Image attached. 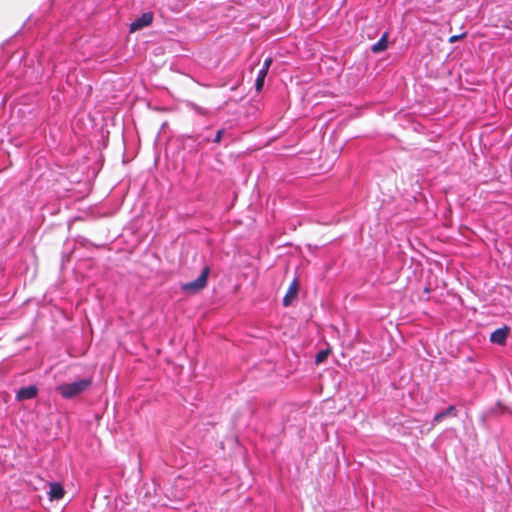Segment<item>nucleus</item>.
Returning <instances> with one entry per match:
<instances>
[{
	"label": "nucleus",
	"mask_w": 512,
	"mask_h": 512,
	"mask_svg": "<svg viewBox=\"0 0 512 512\" xmlns=\"http://www.w3.org/2000/svg\"><path fill=\"white\" fill-rule=\"evenodd\" d=\"M466 34H467L466 32H463V33H461V34H459V35H453V36H451V37L448 39V42H449V43H455V42H457V41H459V40H461V39L465 38V37H466Z\"/></svg>",
	"instance_id": "obj_12"
},
{
	"label": "nucleus",
	"mask_w": 512,
	"mask_h": 512,
	"mask_svg": "<svg viewBox=\"0 0 512 512\" xmlns=\"http://www.w3.org/2000/svg\"><path fill=\"white\" fill-rule=\"evenodd\" d=\"M223 133H224L223 129L218 130L217 133H216L215 138L213 139V142L214 143H220V141L222 140Z\"/></svg>",
	"instance_id": "obj_14"
},
{
	"label": "nucleus",
	"mask_w": 512,
	"mask_h": 512,
	"mask_svg": "<svg viewBox=\"0 0 512 512\" xmlns=\"http://www.w3.org/2000/svg\"><path fill=\"white\" fill-rule=\"evenodd\" d=\"M330 354V350L329 349H325V350H321L319 351L317 354H316V357H315V363L316 364H321L323 363L329 356Z\"/></svg>",
	"instance_id": "obj_11"
},
{
	"label": "nucleus",
	"mask_w": 512,
	"mask_h": 512,
	"mask_svg": "<svg viewBox=\"0 0 512 512\" xmlns=\"http://www.w3.org/2000/svg\"><path fill=\"white\" fill-rule=\"evenodd\" d=\"M266 75H267L266 72L261 71V70L258 71V74H257V77H256V81H255V89H256V91L259 92V91L262 90L263 85H264V81H265V78H266Z\"/></svg>",
	"instance_id": "obj_10"
},
{
	"label": "nucleus",
	"mask_w": 512,
	"mask_h": 512,
	"mask_svg": "<svg viewBox=\"0 0 512 512\" xmlns=\"http://www.w3.org/2000/svg\"><path fill=\"white\" fill-rule=\"evenodd\" d=\"M510 329L508 327H502L499 329H496L494 332L490 335V341L492 343H496L499 345H504L508 336Z\"/></svg>",
	"instance_id": "obj_6"
},
{
	"label": "nucleus",
	"mask_w": 512,
	"mask_h": 512,
	"mask_svg": "<svg viewBox=\"0 0 512 512\" xmlns=\"http://www.w3.org/2000/svg\"><path fill=\"white\" fill-rule=\"evenodd\" d=\"M91 384V379H81L76 382L61 384L57 386L56 390L62 397L70 399L87 390Z\"/></svg>",
	"instance_id": "obj_1"
},
{
	"label": "nucleus",
	"mask_w": 512,
	"mask_h": 512,
	"mask_svg": "<svg viewBox=\"0 0 512 512\" xmlns=\"http://www.w3.org/2000/svg\"><path fill=\"white\" fill-rule=\"evenodd\" d=\"M388 47V32H385L382 37L380 38V40L375 43L374 45H372L371 47V51L373 53H380V52H383L387 49Z\"/></svg>",
	"instance_id": "obj_8"
},
{
	"label": "nucleus",
	"mask_w": 512,
	"mask_h": 512,
	"mask_svg": "<svg viewBox=\"0 0 512 512\" xmlns=\"http://www.w3.org/2000/svg\"><path fill=\"white\" fill-rule=\"evenodd\" d=\"M153 21V14L151 12L143 13L139 18L130 24V32L133 33L144 27L149 26Z\"/></svg>",
	"instance_id": "obj_3"
},
{
	"label": "nucleus",
	"mask_w": 512,
	"mask_h": 512,
	"mask_svg": "<svg viewBox=\"0 0 512 512\" xmlns=\"http://www.w3.org/2000/svg\"><path fill=\"white\" fill-rule=\"evenodd\" d=\"M447 416H456V408L453 405H450L445 411L437 413L434 416L433 422L439 423Z\"/></svg>",
	"instance_id": "obj_9"
},
{
	"label": "nucleus",
	"mask_w": 512,
	"mask_h": 512,
	"mask_svg": "<svg viewBox=\"0 0 512 512\" xmlns=\"http://www.w3.org/2000/svg\"><path fill=\"white\" fill-rule=\"evenodd\" d=\"M209 273L210 268L208 266H205L201 274L195 280L182 285V290L193 294L204 289L207 285Z\"/></svg>",
	"instance_id": "obj_2"
},
{
	"label": "nucleus",
	"mask_w": 512,
	"mask_h": 512,
	"mask_svg": "<svg viewBox=\"0 0 512 512\" xmlns=\"http://www.w3.org/2000/svg\"><path fill=\"white\" fill-rule=\"evenodd\" d=\"M299 289V283L297 279H294L290 284L288 291L283 297V305L288 307L292 304V302L296 299Z\"/></svg>",
	"instance_id": "obj_5"
},
{
	"label": "nucleus",
	"mask_w": 512,
	"mask_h": 512,
	"mask_svg": "<svg viewBox=\"0 0 512 512\" xmlns=\"http://www.w3.org/2000/svg\"><path fill=\"white\" fill-rule=\"evenodd\" d=\"M38 395V388L35 385H30L27 387H22L18 390L16 394V399L18 401H25L35 398Z\"/></svg>",
	"instance_id": "obj_4"
},
{
	"label": "nucleus",
	"mask_w": 512,
	"mask_h": 512,
	"mask_svg": "<svg viewBox=\"0 0 512 512\" xmlns=\"http://www.w3.org/2000/svg\"><path fill=\"white\" fill-rule=\"evenodd\" d=\"M50 500H60L64 497L65 491L60 483H50L48 492Z\"/></svg>",
	"instance_id": "obj_7"
},
{
	"label": "nucleus",
	"mask_w": 512,
	"mask_h": 512,
	"mask_svg": "<svg viewBox=\"0 0 512 512\" xmlns=\"http://www.w3.org/2000/svg\"><path fill=\"white\" fill-rule=\"evenodd\" d=\"M271 63H272V58H270V57L266 58L264 60L263 66L260 70L268 73Z\"/></svg>",
	"instance_id": "obj_13"
}]
</instances>
